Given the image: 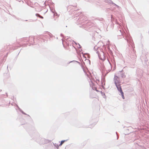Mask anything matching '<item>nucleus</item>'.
Wrapping results in <instances>:
<instances>
[{
    "instance_id": "3",
    "label": "nucleus",
    "mask_w": 149,
    "mask_h": 149,
    "mask_svg": "<svg viewBox=\"0 0 149 149\" xmlns=\"http://www.w3.org/2000/svg\"><path fill=\"white\" fill-rule=\"evenodd\" d=\"M120 93L121 94V95H122V97H123V98L124 99V93H123V92H122V93Z\"/></svg>"
},
{
    "instance_id": "1",
    "label": "nucleus",
    "mask_w": 149,
    "mask_h": 149,
    "mask_svg": "<svg viewBox=\"0 0 149 149\" xmlns=\"http://www.w3.org/2000/svg\"><path fill=\"white\" fill-rule=\"evenodd\" d=\"M115 83L116 84V86L117 87L118 90L120 91V93H122L123 91L122 90L121 87L119 85H118L117 84V81L116 80L115 81Z\"/></svg>"
},
{
    "instance_id": "5",
    "label": "nucleus",
    "mask_w": 149,
    "mask_h": 149,
    "mask_svg": "<svg viewBox=\"0 0 149 149\" xmlns=\"http://www.w3.org/2000/svg\"><path fill=\"white\" fill-rule=\"evenodd\" d=\"M36 15L37 16H38V17H39V15H39L38 14H36Z\"/></svg>"
},
{
    "instance_id": "6",
    "label": "nucleus",
    "mask_w": 149,
    "mask_h": 149,
    "mask_svg": "<svg viewBox=\"0 0 149 149\" xmlns=\"http://www.w3.org/2000/svg\"><path fill=\"white\" fill-rule=\"evenodd\" d=\"M116 77H114V78H115H115H116Z\"/></svg>"
},
{
    "instance_id": "2",
    "label": "nucleus",
    "mask_w": 149,
    "mask_h": 149,
    "mask_svg": "<svg viewBox=\"0 0 149 149\" xmlns=\"http://www.w3.org/2000/svg\"><path fill=\"white\" fill-rule=\"evenodd\" d=\"M65 142V141H61V143L59 145V146H61L62 144L64 143Z\"/></svg>"
},
{
    "instance_id": "4",
    "label": "nucleus",
    "mask_w": 149,
    "mask_h": 149,
    "mask_svg": "<svg viewBox=\"0 0 149 149\" xmlns=\"http://www.w3.org/2000/svg\"><path fill=\"white\" fill-rule=\"evenodd\" d=\"M39 17L42 19L43 18V17L42 16H41L40 15H39Z\"/></svg>"
}]
</instances>
